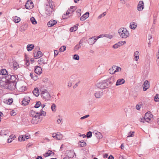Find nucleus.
I'll return each instance as SVG.
<instances>
[{"label": "nucleus", "instance_id": "52", "mask_svg": "<svg viewBox=\"0 0 159 159\" xmlns=\"http://www.w3.org/2000/svg\"><path fill=\"white\" fill-rule=\"evenodd\" d=\"M105 34H100L99 36H96V38L98 39L100 38L104 37L105 36Z\"/></svg>", "mask_w": 159, "mask_h": 159}, {"label": "nucleus", "instance_id": "8", "mask_svg": "<svg viewBox=\"0 0 159 159\" xmlns=\"http://www.w3.org/2000/svg\"><path fill=\"white\" fill-rule=\"evenodd\" d=\"M25 6L26 9H31L33 8L34 5L31 0H28L26 2Z\"/></svg>", "mask_w": 159, "mask_h": 159}, {"label": "nucleus", "instance_id": "39", "mask_svg": "<svg viewBox=\"0 0 159 159\" xmlns=\"http://www.w3.org/2000/svg\"><path fill=\"white\" fill-rule=\"evenodd\" d=\"M18 139L19 141H24L25 140V135H21L19 136Z\"/></svg>", "mask_w": 159, "mask_h": 159}, {"label": "nucleus", "instance_id": "30", "mask_svg": "<svg viewBox=\"0 0 159 159\" xmlns=\"http://www.w3.org/2000/svg\"><path fill=\"white\" fill-rule=\"evenodd\" d=\"M116 69V66H112L109 70V72L110 74H113L115 73V70Z\"/></svg>", "mask_w": 159, "mask_h": 159}, {"label": "nucleus", "instance_id": "34", "mask_svg": "<svg viewBox=\"0 0 159 159\" xmlns=\"http://www.w3.org/2000/svg\"><path fill=\"white\" fill-rule=\"evenodd\" d=\"M13 67L14 70H16L19 67L18 64L16 61H13Z\"/></svg>", "mask_w": 159, "mask_h": 159}, {"label": "nucleus", "instance_id": "7", "mask_svg": "<svg viewBox=\"0 0 159 159\" xmlns=\"http://www.w3.org/2000/svg\"><path fill=\"white\" fill-rule=\"evenodd\" d=\"M8 81L6 79L5 77L0 79V86L2 88L7 89L6 86L7 85Z\"/></svg>", "mask_w": 159, "mask_h": 159}, {"label": "nucleus", "instance_id": "50", "mask_svg": "<svg viewBox=\"0 0 159 159\" xmlns=\"http://www.w3.org/2000/svg\"><path fill=\"white\" fill-rule=\"evenodd\" d=\"M73 58V59L77 60H78L79 59V57L77 54H75L74 55Z\"/></svg>", "mask_w": 159, "mask_h": 159}, {"label": "nucleus", "instance_id": "59", "mask_svg": "<svg viewBox=\"0 0 159 159\" xmlns=\"http://www.w3.org/2000/svg\"><path fill=\"white\" fill-rule=\"evenodd\" d=\"M76 12H77V14L78 15H79V16H80L81 15V10L80 9H78L77 10V11H76Z\"/></svg>", "mask_w": 159, "mask_h": 159}, {"label": "nucleus", "instance_id": "36", "mask_svg": "<svg viewBox=\"0 0 159 159\" xmlns=\"http://www.w3.org/2000/svg\"><path fill=\"white\" fill-rule=\"evenodd\" d=\"M137 27V24L134 22H132L130 23L129 25V27L131 29L134 30Z\"/></svg>", "mask_w": 159, "mask_h": 159}, {"label": "nucleus", "instance_id": "53", "mask_svg": "<svg viewBox=\"0 0 159 159\" xmlns=\"http://www.w3.org/2000/svg\"><path fill=\"white\" fill-rule=\"evenodd\" d=\"M134 132L131 131L128 134V137H133L134 135Z\"/></svg>", "mask_w": 159, "mask_h": 159}, {"label": "nucleus", "instance_id": "44", "mask_svg": "<svg viewBox=\"0 0 159 159\" xmlns=\"http://www.w3.org/2000/svg\"><path fill=\"white\" fill-rule=\"evenodd\" d=\"M66 47L65 46H63L61 47L59 49V51L60 52H63L66 50Z\"/></svg>", "mask_w": 159, "mask_h": 159}, {"label": "nucleus", "instance_id": "1", "mask_svg": "<svg viewBox=\"0 0 159 159\" xmlns=\"http://www.w3.org/2000/svg\"><path fill=\"white\" fill-rule=\"evenodd\" d=\"M118 32L120 37L122 38L126 39L129 35L128 31L125 28H120L118 30Z\"/></svg>", "mask_w": 159, "mask_h": 159}, {"label": "nucleus", "instance_id": "48", "mask_svg": "<svg viewBox=\"0 0 159 159\" xmlns=\"http://www.w3.org/2000/svg\"><path fill=\"white\" fill-rule=\"evenodd\" d=\"M46 6H48V7H51V9H52V10L53 9V6L52 5L51 2L49 1L48 2V4H47Z\"/></svg>", "mask_w": 159, "mask_h": 159}, {"label": "nucleus", "instance_id": "15", "mask_svg": "<svg viewBox=\"0 0 159 159\" xmlns=\"http://www.w3.org/2000/svg\"><path fill=\"white\" fill-rule=\"evenodd\" d=\"M152 117V115L150 113L148 112L146 113L144 116V118L145 119V121L148 122L151 119Z\"/></svg>", "mask_w": 159, "mask_h": 159}, {"label": "nucleus", "instance_id": "46", "mask_svg": "<svg viewBox=\"0 0 159 159\" xmlns=\"http://www.w3.org/2000/svg\"><path fill=\"white\" fill-rule=\"evenodd\" d=\"M77 27H76V26H74V27H72L70 28V30L71 32H72L74 31H76L77 30Z\"/></svg>", "mask_w": 159, "mask_h": 159}, {"label": "nucleus", "instance_id": "40", "mask_svg": "<svg viewBox=\"0 0 159 159\" xmlns=\"http://www.w3.org/2000/svg\"><path fill=\"white\" fill-rule=\"evenodd\" d=\"M81 141H80L79 143V146L80 147H84L86 146V143L84 142V141L82 142Z\"/></svg>", "mask_w": 159, "mask_h": 159}, {"label": "nucleus", "instance_id": "13", "mask_svg": "<svg viewBox=\"0 0 159 159\" xmlns=\"http://www.w3.org/2000/svg\"><path fill=\"white\" fill-rule=\"evenodd\" d=\"M143 90L145 91L149 88V83L148 80H146L144 82L143 85Z\"/></svg>", "mask_w": 159, "mask_h": 159}, {"label": "nucleus", "instance_id": "26", "mask_svg": "<svg viewBox=\"0 0 159 159\" xmlns=\"http://www.w3.org/2000/svg\"><path fill=\"white\" fill-rule=\"evenodd\" d=\"M28 25L27 24H25L22 25L20 27V30L22 32L25 30L28 27Z\"/></svg>", "mask_w": 159, "mask_h": 159}, {"label": "nucleus", "instance_id": "63", "mask_svg": "<svg viewBox=\"0 0 159 159\" xmlns=\"http://www.w3.org/2000/svg\"><path fill=\"white\" fill-rule=\"evenodd\" d=\"M16 113L14 111L12 110L11 111L10 114L11 116H15L16 115Z\"/></svg>", "mask_w": 159, "mask_h": 159}, {"label": "nucleus", "instance_id": "14", "mask_svg": "<svg viewBox=\"0 0 159 159\" xmlns=\"http://www.w3.org/2000/svg\"><path fill=\"white\" fill-rule=\"evenodd\" d=\"M42 72V68L38 66H35L34 67V72L38 75L41 74Z\"/></svg>", "mask_w": 159, "mask_h": 159}, {"label": "nucleus", "instance_id": "28", "mask_svg": "<svg viewBox=\"0 0 159 159\" xmlns=\"http://www.w3.org/2000/svg\"><path fill=\"white\" fill-rule=\"evenodd\" d=\"M103 95L102 91L98 92L95 93V96L97 98H100Z\"/></svg>", "mask_w": 159, "mask_h": 159}, {"label": "nucleus", "instance_id": "24", "mask_svg": "<svg viewBox=\"0 0 159 159\" xmlns=\"http://www.w3.org/2000/svg\"><path fill=\"white\" fill-rule=\"evenodd\" d=\"M125 82V80L124 79H119L117 81L116 85V86L120 85L123 84Z\"/></svg>", "mask_w": 159, "mask_h": 159}, {"label": "nucleus", "instance_id": "18", "mask_svg": "<svg viewBox=\"0 0 159 159\" xmlns=\"http://www.w3.org/2000/svg\"><path fill=\"white\" fill-rule=\"evenodd\" d=\"M43 55L42 52L40 51H38V52H37L35 51V52H34V57L35 59H38Z\"/></svg>", "mask_w": 159, "mask_h": 159}, {"label": "nucleus", "instance_id": "38", "mask_svg": "<svg viewBox=\"0 0 159 159\" xmlns=\"http://www.w3.org/2000/svg\"><path fill=\"white\" fill-rule=\"evenodd\" d=\"M134 57L136 61H137L139 59V52L138 51H136L134 52Z\"/></svg>", "mask_w": 159, "mask_h": 159}, {"label": "nucleus", "instance_id": "27", "mask_svg": "<svg viewBox=\"0 0 159 159\" xmlns=\"http://www.w3.org/2000/svg\"><path fill=\"white\" fill-rule=\"evenodd\" d=\"M97 40L96 36H93L90 38V44L93 45L95 43Z\"/></svg>", "mask_w": 159, "mask_h": 159}, {"label": "nucleus", "instance_id": "64", "mask_svg": "<svg viewBox=\"0 0 159 159\" xmlns=\"http://www.w3.org/2000/svg\"><path fill=\"white\" fill-rule=\"evenodd\" d=\"M74 157V155H72V156H70L69 157V156H67V157H64L63 158V159H69V158H72L73 157Z\"/></svg>", "mask_w": 159, "mask_h": 159}, {"label": "nucleus", "instance_id": "55", "mask_svg": "<svg viewBox=\"0 0 159 159\" xmlns=\"http://www.w3.org/2000/svg\"><path fill=\"white\" fill-rule=\"evenodd\" d=\"M5 132L6 131H5L4 130H2L0 133V134L2 136L6 135L7 134Z\"/></svg>", "mask_w": 159, "mask_h": 159}, {"label": "nucleus", "instance_id": "22", "mask_svg": "<svg viewBox=\"0 0 159 159\" xmlns=\"http://www.w3.org/2000/svg\"><path fill=\"white\" fill-rule=\"evenodd\" d=\"M89 13L87 12L80 17V19L81 21H84L88 18L89 16Z\"/></svg>", "mask_w": 159, "mask_h": 159}, {"label": "nucleus", "instance_id": "51", "mask_svg": "<svg viewBox=\"0 0 159 159\" xmlns=\"http://www.w3.org/2000/svg\"><path fill=\"white\" fill-rule=\"evenodd\" d=\"M154 100L155 102L159 101V95L156 94L154 97Z\"/></svg>", "mask_w": 159, "mask_h": 159}, {"label": "nucleus", "instance_id": "12", "mask_svg": "<svg viewBox=\"0 0 159 159\" xmlns=\"http://www.w3.org/2000/svg\"><path fill=\"white\" fill-rule=\"evenodd\" d=\"M144 8V4L142 1H140L137 6V9L139 11H142Z\"/></svg>", "mask_w": 159, "mask_h": 159}, {"label": "nucleus", "instance_id": "4", "mask_svg": "<svg viewBox=\"0 0 159 159\" xmlns=\"http://www.w3.org/2000/svg\"><path fill=\"white\" fill-rule=\"evenodd\" d=\"M106 80L100 81L96 84V86L98 88L103 89L108 88Z\"/></svg>", "mask_w": 159, "mask_h": 159}, {"label": "nucleus", "instance_id": "32", "mask_svg": "<svg viewBox=\"0 0 159 159\" xmlns=\"http://www.w3.org/2000/svg\"><path fill=\"white\" fill-rule=\"evenodd\" d=\"M81 43H82V42H81V41L80 40L79 42V44H77L74 47V50L75 51H76L77 50H78L79 48H80L81 47Z\"/></svg>", "mask_w": 159, "mask_h": 159}, {"label": "nucleus", "instance_id": "6", "mask_svg": "<svg viewBox=\"0 0 159 159\" xmlns=\"http://www.w3.org/2000/svg\"><path fill=\"white\" fill-rule=\"evenodd\" d=\"M17 82H10L7 83L6 86L7 89L11 90H14L16 88V84Z\"/></svg>", "mask_w": 159, "mask_h": 159}, {"label": "nucleus", "instance_id": "61", "mask_svg": "<svg viewBox=\"0 0 159 159\" xmlns=\"http://www.w3.org/2000/svg\"><path fill=\"white\" fill-rule=\"evenodd\" d=\"M105 37H106L107 38L111 39L112 38V36L111 35L107 34H105Z\"/></svg>", "mask_w": 159, "mask_h": 159}, {"label": "nucleus", "instance_id": "11", "mask_svg": "<svg viewBox=\"0 0 159 159\" xmlns=\"http://www.w3.org/2000/svg\"><path fill=\"white\" fill-rule=\"evenodd\" d=\"M106 80L107 82L106 83L107 84L108 88L114 83L115 82V79L114 77H111Z\"/></svg>", "mask_w": 159, "mask_h": 159}, {"label": "nucleus", "instance_id": "19", "mask_svg": "<svg viewBox=\"0 0 159 159\" xmlns=\"http://www.w3.org/2000/svg\"><path fill=\"white\" fill-rule=\"evenodd\" d=\"M29 115L31 117H32V118L36 117V116L39 115L38 112H36L33 110L30 111H29Z\"/></svg>", "mask_w": 159, "mask_h": 159}, {"label": "nucleus", "instance_id": "9", "mask_svg": "<svg viewBox=\"0 0 159 159\" xmlns=\"http://www.w3.org/2000/svg\"><path fill=\"white\" fill-rule=\"evenodd\" d=\"M40 116L39 115L36 116V117L32 118V119L31 120V123L33 124H37L42 120V119L40 118Z\"/></svg>", "mask_w": 159, "mask_h": 159}, {"label": "nucleus", "instance_id": "58", "mask_svg": "<svg viewBox=\"0 0 159 159\" xmlns=\"http://www.w3.org/2000/svg\"><path fill=\"white\" fill-rule=\"evenodd\" d=\"M25 86H22L20 88V90L21 91H25Z\"/></svg>", "mask_w": 159, "mask_h": 159}, {"label": "nucleus", "instance_id": "56", "mask_svg": "<svg viewBox=\"0 0 159 159\" xmlns=\"http://www.w3.org/2000/svg\"><path fill=\"white\" fill-rule=\"evenodd\" d=\"M116 69L115 70V72H116L119 71L121 70V68L119 67L116 66Z\"/></svg>", "mask_w": 159, "mask_h": 159}, {"label": "nucleus", "instance_id": "29", "mask_svg": "<svg viewBox=\"0 0 159 159\" xmlns=\"http://www.w3.org/2000/svg\"><path fill=\"white\" fill-rule=\"evenodd\" d=\"M34 94L36 97H38L39 94V89L37 88H35L33 91Z\"/></svg>", "mask_w": 159, "mask_h": 159}, {"label": "nucleus", "instance_id": "33", "mask_svg": "<svg viewBox=\"0 0 159 159\" xmlns=\"http://www.w3.org/2000/svg\"><path fill=\"white\" fill-rule=\"evenodd\" d=\"M7 74H8L7 73V71L5 69H2L0 70V74L1 75H6L7 76Z\"/></svg>", "mask_w": 159, "mask_h": 159}, {"label": "nucleus", "instance_id": "23", "mask_svg": "<svg viewBox=\"0 0 159 159\" xmlns=\"http://www.w3.org/2000/svg\"><path fill=\"white\" fill-rule=\"evenodd\" d=\"M45 13L48 16H50L52 13V9L50 8L48 6H46L45 7Z\"/></svg>", "mask_w": 159, "mask_h": 159}, {"label": "nucleus", "instance_id": "2", "mask_svg": "<svg viewBox=\"0 0 159 159\" xmlns=\"http://www.w3.org/2000/svg\"><path fill=\"white\" fill-rule=\"evenodd\" d=\"M40 94L42 97L46 100H49L51 96L49 92L46 89L40 90Z\"/></svg>", "mask_w": 159, "mask_h": 159}, {"label": "nucleus", "instance_id": "57", "mask_svg": "<svg viewBox=\"0 0 159 159\" xmlns=\"http://www.w3.org/2000/svg\"><path fill=\"white\" fill-rule=\"evenodd\" d=\"M13 102V99L12 98L9 99L8 100V102H7V104H11V103H12Z\"/></svg>", "mask_w": 159, "mask_h": 159}, {"label": "nucleus", "instance_id": "10", "mask_svg": "<svg viewBox=\"0 0 159 159\" xmlns=\"http://www.w3.org/2000/svg\"><path fill=\"white\" fill-rule=\"evenodd\" d=\"M48 60L46 57H41L38 61V62L39 65H42L47 64Z\"/></svg>", "mask_w": 159, "mask_h": 159}, {"label": "nucleus", "instance_id": "25", "mask_svg": "<svg viewBox=\"0 0 159 159\" xmlns=\"http://www.w3.org/2000/svg\"><path fill=\"white\" fill-rule=\"evenodd\" d=\"M93 134H95L96 136L98 139H101L103 137L102 134L101 133L98 132L96 131H94L93 132Z\"/></svg>", "mask_w": 159, "mask_h": 159}, {"label": "nucleus", "instance_id": "41", "mask_svg": "<svg viewBox=\"0 0 159 159\" xmlns=\"http://www.w3.org/2000/svg\"><path fill=\"white\" fill-rule=\"evenodd\" d=\"M30 21L34 25H35L37 24V21L35 20L34 18L33 17H31L30 19Z\"/></svg>", "mask_w": 159, "mask_h": 159}, {"label": "nucleus", "instance_id": "21", "mask_svg": "<svg viewBox=\"0 0 159 159\" xmlns=\"http://www.w3.org/2000/svg\"><path fill=\"white\" fill-rule=\"evenodd\" d=\"M57 23V22L56 20H51L48 23L47 25L49 27H51L56 24Z\"/></svg>", "mask_w": 159, "mask_h": 159}, {"label": "nucleus", "instance_id": "42", "mask_svg": "<svg viewBox=\"0 0 159 159\" xmlns=\"http://www.w3.org/2000/svg\"><path fill=\"white\" fill-rule=\"evenodd\" d=\"M41 105V102L39 101H37L34 107L35 108H39Z\"/></svg>", "mask_w": 159, "mask_h": 159}, {"label": "nucleus", "instance_id": "43", "mask_svg": "<svg viewBox=\"0 0 159 159\" xmlns=\"http://www.w3.org/2000/svg\"><path fill=\"white\" fill-rule=\"evenodd\" d=\"M14 20L16 23H18L20 21V18L17 16H16L14 19Z\"/></svg>", "mask_w": 159, "mask_h": 159}, {"label": "nucleus", "instance_id": "17", "mask_svg": "<svg viewBox=\"0 0 159 159\" xmlns=\"http://www.w3.org/2000/svg\"><path fill=\"white\" fill-rule=\"evenodd\" d=\"M79 75L78 74H75L72 75L70 78V81L74 82L79 77Z\"/></svg>", "mask_w": 159, "mask_h": 159}, {"label": "nucleus", "instance_id": "31", "mask_svg": "<svg viewBox=\"0 0 159 159\" xmlns=\"http://www.w3.org/2000/svg\"><path fill=\"white\" fill-rule=\"evenodd\" d=\"M34 45L33 44H28L27 45L26 48L29 52L31 51L34 48Z\"/></svg>", "mask_w": 159, "mask_h": 159}, {"label": "nucleus", "instance_id": "20", "mask_svg": "<svg viewBox=\"0 0 159 159\" xmlns=\"http://www.w3.org/2000/svg\"><path fill=\"white\" fill-rule=\"evenodd\" d=\"M125 43V41L119 42L118 43L113 45L112 46V47L114 48H117L120 46H121L122 45Z\"/></svg>", "mask_w": 159, "mask_h": 159}, {"label": "nucleus", "instance_id": "47", "mask_svg": "<svg viewBox=\"0 0 159 159\" xmlns=\"http://www.w3.org/2000/svg\"><path fill=\"white\" fill-rule=\"evenodd\" d=\"M106 13H107L106 12H104L102 14L98 16V19H100L102 17L106 15Z\"/></svg>", "mask_w": 159, "mask_h": 159}, {"label": "nucleus", "instance_id": "5", "mask_svg": "<svg viewBox=\"0 0 159 159\" xmlns=\"http://www.w3.org/2000/svg\"><path fill=\"white\" fill-rule=\"evenodd\" d=\"M76 9V7L75 6H71L70 8L67 11L66 14H64L62 16V18L63 19H65L68 18L67 15L71 14L73 12H74L75 10Z\"/></svg>", "mask_w": 159, "mask_h": 159}, {"label": "nucleus", "instance_id": "62", "mask_svg": "<svg viewBox=\"0 0 159 159\" xmlns=\"http://www.w3.org/2000/svg\"><path fill=\"white\" fill-rule=\"evenodd\" d=\"M89 115H85V116H84L81 117L80 119L81 120L84 119L85 118H86L89 117Z\"/></svg>", "mask_w": 159, "mask_h": 159}, {"label": "nucleus", "instance_id": "16", "mask_svg": "<svg viewBox=\"0 0 159 159\" xmlns=\"http://www.w3.org/2000/svg\"><path fill=\"white\" fill-rule=\"evenodd\" d=\"M30 97H25L22 101V105L25 106L27 105L30 101Z\"/></svg>", "mask_w": 159, "mask_h": 159}, {"label": "nucleus", "instance_id": "49", "mask_svg": "<svg viewBox=\"0 0 159 159\" xmlns=\"http://www.w3.org/2000/svg\"><path fill=\"white\" fill-rule=\"evenodd\" d=\"M56 105L53 103L52 105L51 106V108L52 110L53 111H56Z\"/></svg>", "mask_w": 159, "mask_h": 159}, {"label": "nucleus", "instance_id": "35", "mask_svg": "<svg viewBox=\"0 0 159 159\" xmlns=\"http://www.w3.org/2000/svg\"><path fill=\"white\" fill-rule=\"evenodd\" d=\"M63 137V135L61 134L60 133H57L55 139L57 140H60Z\"/></svg>", "mask_w": 159, "mask_h": 159}, {"label": "nucleus", "instance_id": "37", "mask_svg": "<svg viewBox=\"0 0 159 159\" xmlns=\"http://www.w3.org/2000/svg\"><path fill=\"white\" fill-rule=\"evenodd\" d=\"M52 154H54V152H52L51 150H49L48 151V152L45 153L43 155L45 157H46L50 156Z\"/></svg>", "mask_w": 159, "mask_h": 159}, {"label": "nucleus", "instance_id": "54", "mask_svg": "<svg viewBox=\"0 0 159 159\" xmlns=\"http://www.w3.org/2000/svg\"><path fill=\"white\" fill-rule=\"evenodd\" d=\"M25 65L28 66L30 65V62L29 59H27L26 57H25Z\"/></svg>", "mask_w": 159, "mask_h": 159}, {"label": "nucleus", "instance_id": "45", "mask_svg": "<svg viewBox=\"0 0 159 159\" xmlns=\"http://www.w3.org/2000/svg\"><path fill=\"white\" fill-rule=\"evenodd\" d=\"M41 111L40 112H38L39 113V115L40 116L42 115H43V116H45L46 115V112L43 111L42 109H41Z\"/></svg>", "mask_w": 159, "mask_h": 159}, {"label": "nucleus", "instance_id": "3", "mask_svg": "<svg viewBox=\"0 0 159 159\" xmlns=\"http://www.w3.org/2000/svg\"><path fill=\"white\" fill-rule=\"evenodd\" d=\"M6 79H7L8 83L10 82H17L18 81L17 79L18 76L17 77L15 75H11L9 74H7V75L5 76Z\"/></svg>", "mask_w": 159, "mask_h": 159}, {"label": "nucleus", "instance_id": "60", "mask_svg": "<svg viewBox=\"0 0 159 159\" xmlns=\"http://www.w3.org/2000/svg\"><path fill=\"white\" fill-rule=\"evenodd\" d=\"M10 138L8 139L7 140V142L8 143H11L13 140L12 137H11V136H10Z\"/></svg>", "mask_w": 159, "mask_h": 159}]
</instances>
